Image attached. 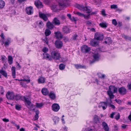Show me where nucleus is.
<instances>
[{"label": "nucleus", "instance_id": "1", "mask_svg": "<svg viewBox=\"0 0 131 131\" xmlns=\"http://www.w3.org/2000/svg\"><path fill=\"white\" fill-rule=\"evenodd\" d=\"M76 6L77 8L81 10L86 11L88 14L86 15L79 12H75L74 13L75 14L79 16L82 17H83L84 18L86 19H90V14L89 13L91 12L92 11V9L90 7L84 6L82 5L79 4L77 5Z\"/></svg>", "mask_w": 131, "mask_h": 131}, {"label": "nucleus", "instance_id": "2", "mask_svg": "<svg viewBox=\"0 0 131 131\" xmlns=\"http://www.w3.org/2000/svg\"><path fill=\"white\" fill-rule=\"evenodd\" d=\"M20 99H21L22 100L23 99L24 100L25 102L26 103L27 105L30 107L29 108V109L30 110L32 111H35V108H34L32 109L31 108L35 106L33 104H31V102L29 101V99L28 98L26 97L25 96H22L19 94L15 95L14 100H18Z\"/></svg>", "mask_w": 131, "mask_h": 131}, {"label": "nucleus", "instance_id": "3", "mask_svg": "<svg viewBox=\"0 0 131 131\" xmlns=\"http://www.w3.org/2000/svg\"><path fill=\"white\" fill-rule=\"evenodd\" d=\"M51 57L55 60H59L61 58L60 53L57 51H53L51 53Z\"/></svg>", "mask_w": 131, "mask_h": 131}, {"label": "nucleus", "instance_id": "4", "mask_svg": "<svg viewBox=\"0 0 131 131\" xmlns=\"http://www.w3.org/2000/svg\"><path fill=\"white\" fill-rule=\"evenodd\" d=\"M66 0H59L58 1V6L60 9L62 10L66 6L67 4Z\"/></svg>", "mask_w": 131, "mask_h": 131}, {"label": "nucleus", "instance_id": "5", "mask_svg": "<svg viewBox=\"0 0 131 131\" xmlns=\"http://www.w3.org/2000/svg\"><path fill=\"white\" fill-rule=\"evenodd\" d=\"M104 37L103 34L98 32L95 34L94 38L97 40H102L103 39Z\"/></svg>", "mask_w": 131, "mask_h": 131}, {"label": "nucleus", "instance_id": "6", "mask_svg": "<svg viewBox=\"0 0 131 131\" xmlns=\"http://www.w3.org/2000/svg\"><path fill=\"white\" fill-rule=\"evenodd\" d=\"M15 95L13 92L8 91L6 94V96L8 100H14Z\"/></svg>", "mask_w": 131, "mask_h": 131}, {"label": "nucleus", "instance_id": "7", "mask_svg": "<svg viewBox=\"0 0 131 131\" xmlns=\"http://www.w3.org/2000/svg\"><path fill=\"white\" fill-rule=\"evenodd\" d=\"M81 50L84 53H87L90 51L91 48L87 46L84 45L82 46Z\"/></svg>", "mask_w": 131, "mask_h": 131}, {"label": "nucleus", "instance_id": "8", "mask_svg": "<svg viewBox=\"0 0 131 131\" xmlns=\"http://www.w3.org/2000/svg\"><path fill=\"white\" fill-rule=\"evenodd\" d=\"M54 44L56 47L58 49L61 48L63 45L62 42L59 40H56Z\"/></svg>", "mask_w": 131, "mask_h": 131}, {"label": "nucleus", "instance_id": "9", "mask_svg": "<svg viewBox=\"0 0 131 131\" xmlns=\"http://www.w3.org/2000/svg\"><path fill=\"white\" fill-rule=\"evenodd\" d=\"M52 110L54 112H58L60 108V107L58 104L57 103L53 104L52 106Z\"/></svg>", "mask_w": 131, "mask_h": 131}, {"label": "nucleus", "instance_id": "10", "mask_svg": "<svg viewBox=\"0 0 131 131\" xmlns=\"http://www.w3.org/2000/svg\"><path fill=\"white\" fill-rule=\"evenodd\" d=\"M25 11L28 15H30L33 13V9L32 7L30 6L27 7L26 8Z\"/></svg>", "mask_w": 131, "mask_h": 131}, {"label": "nucleus", "instance_id": "11", "mask_svg": "<svg viewBox=\"0 0 131 131\" xmlns=\"http://www.w3.org/2000/svg\"><path fill=\"white\" fill-rule=\"evenodd\" d=\"M118 91L120 94L124 95L126 93L127 90L125 87H122L119 88Z\"/></svg>", "mask_w": 131, "mask_h": 131}, {"label": "nucleus", "instance_id": "12", "mask_svg": "<svg viewBox=\"0 0 131 131\" xmlns=\"http://www.w3.org/2000/svg\"><path fill=\"white\" fill-rule=\"evenodd\" d=\"M108 91L112 92L113 93H116L117 91V88L114 86L111 85L109 87Z\"/></svg>", "mask_w": 131, "mask_h": 131}, {"label": "nucleus", "instance_id": "13", "mask_svg": "<svg viewBox=\"0 0 131 131\" xmlns=\"http://www.w3.org/2000/svg\"><path fill=\"white\" fill-rule=\"evenodd\" d=\"M43 59L48 60L51 61L52 60V57L50 55L47 53H43Z\"/></svg>", "mask_w": 131, "mask_h": 131}, {"label": "nucleus", "instance_id": "14", "mask_svg": "<svg viewBox=\"0 0 131 131\" xmlns=\"http://www.w3.org/2000/svg\"><path fill=\"white\" fill-rule=\"evenodd\" d=\"M35 4L37 7L38 8H41L43 7L42 3L39 1H36L35 2Z\"/></svg>", "mask_w": 131, "mask_h": 131}, {"label": "nucleus", "instance_id": "15", "mask_svg": "<svg viewBox=\"0 0 131 131\" xmlns=\"http://www.w3.org/2000/svg\"><path fill=\"white\" fill-rule=\"evenodd\" d=\"M51 9L54 12H56L58 10H61L58 5H53L51 6Z\"/></svg>", "mask_w": 131, "mask_h": 131}, {"label": "nucleus", "instance_id": "16", "mask_svg": "<svg viewBox=\"0 0 131 131\" xmlns=\"http://www.w3.org/2000/svg\"><path fill=\"white\" fill-rule=\"evenodd\" d=\"M90 44L92 46L95 47L98 45L99 42L93 39L90 41Z\"/></svg>", "mask_w": 131, "mask_h": 131}, {"label": "nucleus", "instance_id": "17", "mask_svg": "<svg viewBox=\"0 0 131 131\" xmlns=\"http://www.w3.org/2000/svg\"><path fill=\"white\" fill-rule=\"evenodd\" d=\"M54 34L55 37L56 38L59 39L62 38L63 35L59 31L55 32Z\"/></svg>", "mask_w": 131, "mask_h": 131}, {"label": "nucleus", "instance_id": "18", "mask_svg": "<svg viewBox=\"0 0 131 131\" xmlns=\"http://www.w3.org/2000/svg\"><path fill=\"white\" fill-rule=\"evenodd\" d=\"M102 125L105 131H109V128L107 124L105 122H103L102 123Z\"/></svg>", "mask_w": 131, "mask_h": 131}, {"label": "nucleus", "instance_id": "19", "mask_svg": "<svg viewBox=\"0 0 131 131\" xmlns=\"http://www.w3.org/2000/svg\"><path fill=\"white\" fill-rule=\"evenodd\" d=\"M39 15L40 17L45 21H46L48 20V19L47 16L44 14L39 13Z\"/></svg>", "mask_w": 131, "mask_h": 131}, {"label": "nucleus", "instance_id": "20", "mask_svg": "<svg viewBox=\"0 0 131 131\" xmlns=\"http://www.w3.org/2000/svg\"><path fill=\"white\" fill-rule=\"evenodd\" d=\"M114 93H113L111 91H107V94L108 95L110 98V101H111L112 99H114L115 97V95L113 94Z\"/></svg>", "mask_w": 131, "mask_h": 131}, {"label": "nucleus", "instance_id": "21", "mask_svg": "<svg viewBox=\"0 0 131 131\" xmlns=\"http://www.w3.org/2000/svg\"><path fill=\"white\" fill-rule=\"evenodd\" d=\"M41 92L45 96L48 95L49 93V91L46 88H43Z\"/></svg>", "mask_w": 131, "mask_h": 131}, {"label": "nucleus", "instance_id": "22", "mask_svg": "<svg viewBox=\"0 0 131 131\" xmlns=\"http://www.w3.org/2000/svg\"><path fill=\"white\" fill-rule=\"evenodd\" d=\"M112 41L110 37H107L105 38L104 42L106 44H111L112 43Z\"/></svg>", "mask_w": 131, "mask_h": 131}, {"label": "nucleus", "instance_id": "23", "mask_svg": "<svg viewBox=\"0 0 131 131\" xmlns=\"http://www.w3.org/2000/svg\"><path fill=\"white\" fill-rule=\"evenodd\" d=\"M46 26L48 28L51 29H52L54 27V26L49 21L47 23Z\"/></svg>", "mask_w": 131, "mask_h": 131}, {"label": "nucleus", "instance_id": "24", "mask_svg": "<svg viewBox=\"0 0 131 131\" xmlns=\"http://www.w3.org/2000/svg\"><path fill=\"white\" fill-rule=\"evenodd\" d=\"M12 76L13 78H16V68L15 67H12Z\"/></svg>", "mask_w": 131, "mask_h": 131}, {"label": "nucleus", "instance_id": "25", "mask_svg": "<svg viewBox=\"0 0 131 131\" xmlns=\"http://www.w3.org/2000/svg\"><path fill=\"white\" fill-rule=\"evenodd\" d=\"M49 96L50 97L52 100H54L56 97L55 94L52 91L50 92L49 94Z\"/></svg>", "mask_w": 131, "mask_h": 131}, {"label": "nucleus", "instance_id": "26", "mask_svg": "<svg viewBox=\"0 0 131 131\" xmlns=\"http://www.w3.org/2000/svg\"><path fill=\"white\" fill-rule=\"evenodd\" d=\"M101 106L102 107L103 110L106 109L107 106V104L106 102H103L101 103Z\"/></svg>", "mask_w": 131, "mask_h": 131}, {"label": "nucleus", "instance_id": "27", "mask_svg": "<svg viewBox=\"0 0 131 131\" xmlns=\"http://www.w3.org/2000/svg\"><path fill=\"white\" fill-rule=\"evenodd\" d=\"M52 22L56 25H59L60 24L59 20L57 18H56L54 19Z\"/></svg>", "mask_w": 131, "mask_h": 131}, {"label": "nucleus", "instance_id": "28", "mask_svg": "<svg viewBox=\"0 0 131 131\" xmlns=\"http://www.w3.org/2000/svg\"><path fill=\"white\" fill-rule=\"evenodd\" d=\"M0 73L5 77H7V73L6 71L3 70V68H2L0 70Z\"/></svg>", "mask_w": 131, "mask_h": 131}, {"label": "nucleus", "instance_id": "29", "mask_svg": "<svg viewBox=\"0 0 131 131\" xmlns=\"http://www.w3.org/2000/svg\"><path fill=\"white\" fill-rule=\"evenodd\" d=\"M93 57L95 60L97 61L99 60L100 57V55L98 53H97L94 54L93 55Z\"/></svg>", "mask_w": 131, "mask_h": 131}, {"label": "nucleus", "instance_id": "30", "mask_svg": "<svg viewBox=\"0 0 131 131\" xmlns=\"http://www.w3.org/2000/svg\"><path fill=\"white\" fill-rule=\"evenodd\" d=\"M8 61L10 65H11L13 63V58L11 56H9L8 57Z\"/></svg>", "mask_w": 131, "mask_h": 131}, {"label": "nucleus", "instance_id": "31", "mask_svg": "<svg viewBox=\"0 0 131 131\" xmlns=\"http://www.w3.org/2000/svg\"><path fill=\"white\" fill-rule=\"evenodd\" d=\"M51 33V31L48 29H46L45 31V34L46 36H49Z\"/></svg>", "mask_w": 131, "mask_h": 131}, {"label": "nucleus", "instance_id": "32", "mask_svg": "<svg viewBox=\"0 0 131 131\" xmlns=\"http://www.w3.org/2000/svg\"><path fill=\"white\" fill-rule=\"evenodd\" d=\"M63 31L64 33L68 34L70 32V29L67 27H64L63 29Z\"/></svg>", "mask_w": 131, "mask_h": 131}, {"label": "nucleus", "instance_id": "33", "mask_svg": "<svg viewBox=\"0 0 131 131\" xmlns=\"http://www.w3.org/2000/svg\"><path fill=\"white\" fill-rule=\"evenodd\" d=\"M45 79L42 77H41L38 80V83H43L45 82Z\"/></svg>", "mask_w": 131, "mask_h": 131}, {"label": "nucleus", "instance_id": "34", "mask_svg": "<svg viewBox=\"0 0 131 131\" xmlns=\"http://www.w3.org/2000/svg\"><path fill=\"white\" fill-rule=\"evenodd\" d=\"M99 25L103 28H106L107 26V24L106 23H101Z\"/></svg>", "mask_w": 131, "mask_h": 131}, {"label": "nucleus", "instance_id": "35", "mask_svg": "<svg viewBox=\"0 0 131 131\" xmlns=\"http://www.w3.org/2000/svg\"><path fill=\"white\" fill-rule=\"evenodd\" d=\"M75 66L76 68L77 69H79L81 68H84L85 67L84 66H83L80 64H75Z\"/></svg>", "mask_w": 131, "mask_h": 131}, {"label": "nucleus", "instance_id": "36", "mask_svg": "<svg viewBox=\"0 0 131 131\" xmlns=\"http://www.w3.org/2000/svg\"><path fill=\"white\" fill-rule=\"evenodd\" d=\"M5 6V3L3 0H0V8H3Z\"/></svg>", "mask_w": 131, "mask_h": 131}, {"label": "nucleus", "instance_id": "37", "mask_svg": "<svg viewBox=\"0 0 131 131\" xmlns=\"http://www.w3.org/2000/svg\"><path fill=\"white\" fill-rule=\"evenodd\" d=\"M36 107L38 108H41L44 105V104L43 103H36Z\"/></svg>", "mask_w": 131, "mask_h": 131}, {"label": "nucleus", "instance_id": "38", "mask_svg": "<svg viewBox=\"0 0 131 131\" xmlns=\"http://www.w3.org/2000/svg\"><path fill=\"white\" fill-rule=\"evenodd\" d=\"M53 120L55 124L58 123L59 120V118L57 117H54L53 119Z\"/></svg>", "mask_w": 131, "mask_h": 131}, {"label": "nucleus", "instance_id": "39", "mask_svg": "<svg viewBox=\"0 0 131 131\" xmlns=\"http://www.w3.org/2000/svg\"><path fill=\"white\" fill-rule=\"evenodd\" d=\"M97 75L101 79H104L105 76V74H102L100 73H97Z\"/></svg>", "mask_w": 131, "mask_h": 131}, {"label": "nucleus", "instance_id": "40", "mask_svg": "<svg viewBox=\"0 0 131 131\" xmlns=\"http://www.w3.org/2000/svg\"><path fill=\"white\" fill-rule=\"evenodd\" d=\"M65 66L63 64H61L59 65V68L60 70H64L65 69Z\"/></svg>", "mask_w": 131, "mask_h": 131}, {"label": "nucleus", "instance_id": "41", "mask_svg": "<svg viewBox=\"0 0 131 131\" xmlns=\"http://www.w3.org/2000/svg\"><path fill=\"white\" fill-rule=\"evenodd\" d=\"M44 53H47L48 51V49L46 47H44L42 50Z\"/></svg>", "mask_w": 131, "mask_h": 131}, {"label": "nucleus", "instance_id": "42", "mask_svg": "<svg viewBox=\"0 0 131 131\" xmlns=\"http://www.w3.org/2000/svg\"><path fill=\"white\" fill-rule=\"evenodd\" d=\"M38 25L39 27L40 28H42L43 26V24L41 21L39 23Z\"/></svg>", "mask_w": 131, "mask_h": 131}, {"label": "nucleus", "instance_id": "43", "mask_svg": "<svg viewBox=\"0 0 131 131\" xmlns=\"http://www.w3.org/2000/svg\"><path fill=\"white\" fill-rule=\"evenodd\" d=\"M16 109L18 110H20L21 109V107L18 104L16 105L15 106Z\"/></svg>", "mask_w": 131, "mask_h": 131}, {"label": "nucleus", "instance_id": "44", "mask_svg": "<svg viewBox=\"0 0 131 131\" xmlns=\"http://www.w3.org/2000/svg\"><path fill=\"white\" fill-rule=\"evenodd\" d=\"M112 24L115 26H116L117 24V23L116 20L115 19H113L112 20Z\"/></svg>", "mask_w": 131, "mask_h": 131}, {"label": "nucleus", "instance_id": "45", "mask_svg": "<svg viewBox=\"0 0 131 131\" xmlns=\"http://www.w3.org/2000/svg\"><path fill=\"white\" fill-rule=\"evenodd\" d=\"M120 117V115L119 113H117L115 117V118L116 120H118Z\"/></svg>", "mask_w": 131, "mask_h": 131}, {"label": "nucleus", "instance_id": "46", "mask_svg": "<svg viewBox=\"0 0 131 131\" xmlns=\"http://www.w3.org/2000/svg\"><path fill=\"white\" fill-rule=\"evenodd\" d=\"M111 9H116L117 8V5L113 4L111 6Z\"/></svg>", "mask_w": 131, "mask_h": 131}, {"label": "nucleus", "instance_id": "47", "mask_svg": "<svg viewBox=\"0 0 131 131\" xmlns=\"http://www.w3.org/2000/svg\"><path fill=\"white\" fill-rule=\"evenodd\" d=\"M20 80H21V81H25L27 83H29L30 82V79H20Z\"/></svg>", "mask_w": 131, "mask_h": 131}, {"label": "nucleus", "instance_id": "48", "mask_svg": "<svg viewBox=\"0 0 131 131\" xmlns=\"http://www.w3.org/2000/svg\"><path fill=\"white\" fill-rule=\"evenodd\" d=\"M2 60V61H3L4 62L6 63L7 61V58L5 57V58L4 57H2L1 58Z\"/></svg>", "mask_w": 131, "mask_h": 131}, {"label": "nucleus", "instance_id": "49", "mask_svg": "<svg viewBox=\"0 0 131 131\" xmlns=\"http://www.w3.org/2000/svg\"><path fill=\"white\" fill-rule=\"evenodd\" d=\"M78 37V35L77 34H75L72 37V39L73 40H75L77 39V38Z\"/></svg>", "mask_w": 131, "mask_h": 131}, {"label": "nucleus", "instance_id": "50", "mask_svg": "<svg viewBox=\"0 0 131 131\" xmlns=\"http://www.w3.org/2000/svg\"><path fill=\"white\" fill-rule=\"evenodd\" d=\"M86 24L88 26H91L92 25V23L91 20H89L87 21Z\"/></svg>", "mask_w": 131, "mask_h": 131}, {"label": "nucleus", "instance_id": "51", "mask_svg": "<svg viewBox=\"0 0 131 131\" xmlns=\"http://www.w3.org/2000/svg\"><path fill=\"white\" fill-rule=\"evenodd\" d=\"M127 87L128 90H131V83H128V84L127 85Z\"/></svg>", "mask_w": 131, "mask_h": 131}, {"label": "nucleus", "instance_id": "52", "mask_svg": "<svg viewBox=\"0 0 131 131\" xmlns=\"http://www.w3.org/2000/svg\"><path fill=\"white\" fill-rule=\"evenodd\" d=\"M17 63V65L16 66V67L17 69L20 70L21 68V67L19 63Z\"/></svg>", "mask_w": 131, "mask_h": 131}, {"label": "nucleus", "instance_id": "53", "mask_svg": "<svg viewBox=\"0 0 131 131\" xmlns=\"http://www.w3.org/2000/svg\"><path fill=\"white\" fill-rule=\"evenodd\" d=\"M43 1L44 3L46 4H48L50 2V0H43Z\"/></svg>", "mask_w": 131, "mask_h": 131}, {"label": "nucleus", "instance_id": "54", "mask_svg": "<svg viewBox=\"0 0 131 131\" xmlns=\"http://www.w3.org/2000/svg\"><path fill=\"white\" fill-rule=\"evenodd\" d=\"M44 41V42L46 43L47 44H48V41L47 37H45V39L43 40Z\"/></svg>", "mask_w": 131, "mask_h": 131}, {"label": "nucleus", "instance_id": "55", "mask_svg": "<svg viewBox=\"0 0 131 131\" xmlns=\"http://www.w3.org/2000/svg\"><path fill=\"white\" fill-rule=\"evenodd\" d=\"M102 14L104 16H106L105 11L103 9L102 11Z\"/></svg>", "mask_w": 131, "mask_h": 131}, {"label": "nucleus", "instance_id": "56", "mask_svg": "<svg viewBox=\"0 0 131 131\" xmlns=\"http://www.w3.org/2000/svg\"><path fill=\"white\" fill-rule=\"evenodd\" d=\"M20 84L22 85V86H23L24 87H26V84H25L22 82H20Z\"/></svg>", "mask_w": 131, "mask_h": 131}, {"label": "nucleus", "instance_id": "57", "mask_svg": "<svg viewBox=\"0 0 131 131\" xmlns=\"http://www.w3.org/2000/svg\"><path fill=\"white\" fill-rule=\"evenodd\" d=\"M70 19L73 21L76 22L77 21L76 20L74 17H73L72 18L71 17Z\"/></svg>", "mask_w": 131, "mask_h": 131}, {"label": "nucleus", "instance_id": "58", "mask_svg": "<svg viewBox=\"0 0 131 131\" xmlns=\"http://www.w3.org/2000/svg\"><path fill=\"white\" fill-rule=\"evenodd\" d=\"M115 114V112H113L110 115V117L112 118H113L114 117V116Z\"/></svg>", "mask_w": 131, "mask_h": 131}, {"label": "nucleus", "instance_id": "59", "mask_svg": "<svg viewBox=\"0 0 131 131\" xmlns=\"http://www.w3.org/2000/svg\"><path fill=\"white\" fill-rule=\"evenodd\" d=\"M3 121L5 122H8L9 121V120L8 119H6V118H4L2 119Z\"/></svg>", "mask_w": 131, "mask_h": 131}, {"label": "nucleus", "instance_id": "60", "mask_svg": "<svg viewBox=\"0 0 131 131\" xmlns=\"http://www.w3.org/2000/svg\"><path fill=\"white\" fill-rule=\"evenodd\" d=\"M109 106L111 107L113 109H115L116 108L115 107L114 105L111 104H110Z\"/></svg>", "mask_w": 131, "mask_h": 131}, {"label": "nucleus", "instance_id": "61", "mask_svg": "<svg viewBox=\"0 0 131 131\" xmlns=\"http://www.w3.org/2000/svg\"><path fill=\"white\" fill-rule=\"evenodd\" d=\"M95 83H96L97 85L99 84L100 81L97 79L96 78L95 79Z\"/></svg>", "mask_w": 131, "mask_h": 131}, {"label": "nucleus", "instance_id": "62", "mask_svg": "<svg viewBox=\"0 0 131 131\" xmlns=\"http://www.w3.org/2000/svg\"><path fill=\"white\" fill-rule=\"evenodd\" d=\"M118 128L117 127V125H114V130L115 131L118 130Z\"/></svg>", "mask_w": 131, "mask_h": 131}, {"label": "nucleus", "instance_id": "63", "mask_svg": "<svg viewBox=\"0 0 131 131\" xmlns=\"http://www.w3.org/2000/svg\"><path fill=\"white\" fill-rule=\"evenodd\" d=\"M0 36L1 37V38H2L3 39H4V35L3 33H1Z\"/></svg>", "mask_w": 131, "mask_h": 131}, {"label": "nucleus", "instance_id": "64", "mask_svg": "<svg viewBox=\"0 0 131 131\" xmlns=\"http://www.w3.org/2000/svg\"><path fill=\"white\" fill-rule=\"evenodd\" d=\"M127 126V125H124L122 126H121L122 127L123 129H125L126 128V127Z\"/></svg>", "mask_w": 131, "mask_h": 131}]
</instances>
